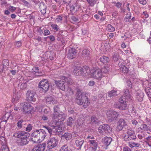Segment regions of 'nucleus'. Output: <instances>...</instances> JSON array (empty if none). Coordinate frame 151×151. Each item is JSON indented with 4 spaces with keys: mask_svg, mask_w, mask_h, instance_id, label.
<instances>
[{
    "mask_svg": "<svg viewBox=\"0 0 151 151\" xmlns=\"http://www.w3.org/2000/svg\"><path fill=\"white\" fill-rule=\"evenodd\" d=\"M65 114H56L55 113L52 115V122L51 127H54L56 128V132H60L61 131L60 128V125L63 124V122L64 120Z\"/></svg>",
    "mask_w": 151,
    "mask_h": 151,
    "instance_id": "f257e3e1",
    "label": "nucleus"
},
{
    "mask_svg": "<svg viewBox=\"0 0 151 151\" xmlns=\"http://www.w3.org/2000/svg\"><path fill=\"white\" fill-rule=\"evenodd\" d=\"M29 136V133L20 131L15 132L13 134V137L18 138L17 143L21 146L25 145L28 143V141L27 138Z\"/></svg>",
    "mask_w": 151,
    "mask_h": 151,
    "instance_id": "f03ea898",
    "label": "nucleus"
},
{
    "mask_svg": "<svg viewBox=\"0 0 151 151\" xmlns=\"http://www.w3.org/2000/svg\"><path fill=\"white\" fill-rule=\"evenodd\" d=\"M46 135V132L45 130L40 129L32 133L31 135V139L34 143H38L39 141L43 140Z\"/></svg>",
    "mask_w": 151,
    "mask_h": 151,
    "instance_id": "7ed1b4c3",
    "label": "nucleus"
},
{
    "mask_svg": "<svg viewBox=\"0 0 151 151\" xmlns=\"http://www.w3.org/2000/svg\"><path fill=\"white\" fill-rule=\"evenodd\" d=\"M61 80L55 81V83L56 86L60 89L63 91H65V86L64 83L70 85L72 84L73 81L69 78H67L65 76L61 77Z\"/></svg>",
    "mask_w": 151,
    "mask_h": 151,
    "instance_id": "20e7f679",
    "label": "nucleus"
},
{
    "mask_svg": "<svg viewBox=\"0 0 151 151\" xmlns=\"http://www.w3.org/2000/svg\"><path fill=\"white\" fill-rule=\"evenodd\" d=\"M87 94V92L83 93L82 96H79L78 98L76 99V102L80 105H83L84 108H87L90 103L88 97L86 96Z\"/></svg>",
    "mask_w": 151,
    "mask_h": 151,
    "instance_id": "39448f33",
    "label": "nucleus"
},
{
    "mask_svg": "<svg viewBox=\"0 0 151 151\" xmlns=\"http://www.w3.org/2000/svg\"><path fill=\"white\" fill-rule=\"evenodd\" d=\"M124 94L119 99V102H123V100L126 101H129L132 99V93L129 90L124 89Z\"/></svg>",
    "mask_w": 151,
    "mask_h": 151,
    "instance_id": "423d86ee",
    "label": "nucleus"
},
{
    "mask_svg": "<svg viewBox=\"0 0 151 151\" xmlns=\"http://www.w3.org/2000/svg\"><path fill=\"white\" fill-rule=\"evenodd\" d=\"M38 87L45 93L49 88V83L46 79L42 80L39 83Z\"/></svg>",
    "mask_w": 151,
    "mask_h": 151,
    "instance_id": "0eeeda50",
    "label": "nucleus"
},
{
    "mask_svg": "<svg viewBox=\"0 0 151 151\" xmlns=\"http://www.w3.org/2000/svg\"><path fill=\"white\" fill-rule=\"evenodd\" d=\"M127 135H124L123 139L125 141L134 140L136 139V137L135 134V132L132 129H128L127 132Z\"/></svg>",
    "mask_w": 151,
    "mask_h": 151,
    "instance_id": "6e6552de",
    "label": "nucleus"
},
{
    "mask_svg": "<svg viewBox=\"0 0 151 151\" xmlns=\"http://www.w3.org/2000/svg\"><path fill=\"white\" fill-rule=\"evenodd\" d=\"M111 129L109 126L107 124L101 125L98 129L99 132L103 135H105L111 131Z\"/></svg>",
    "mask_w": 151,
    "mask_h": 151,
    "instance_id": "1a4fd4ad",
    "label": "nucleus"
},
{
    "mask_svg": "<svg viewBox=\"0 0 151 151\" xmlns=\"http://www.w3.org/2000/svg\"><path fill=\"white\" fill-rule=\"evenodd\" d=\"M119 115L118 112L114 111H109L106 113L107 118L111 122L116 120Z\"/></svg>",
    "mask_w": 151,
    "mask_h": 151,
    "instance_id": "9d476101",
    "label": "nucleus"
},
{
    "mask_svg": "<svg viewBox=\"0 0 151 151\" xmlns=\"http://www.w3.org/2000/svg\"><path fill=\"white\" fill-rule=\"evenodd\" d=\"M68 35V32L66 30H60L57 35V40L61 41L63 45L65 43V41L64 37Z\"/></svg>",
    "mask_w": 151,
    "mask_h": 151,
    "instance_id": "9b49d317",
    "label": "nucleus"
},
{
    "mask_svg": "<svg viewBox=\"0 0 151 151\" xmlns=\"http://www.w3.org/2000/svg\"><path fill=\"white\" fill-rule=\"evenodd\" d=\"M58 144V140L57 138L52 137L50 138L48 141L47 144L49 149H52L56 147Z\"/></svg>",
    "mask_w": 151,
    "mask_h": 151,
    "instance_id": "f8f14e48",
    "label": "nucleus"
},
{
    "mask_svg": "<svg viewBox=\"0 0 151 151\" xmlns=\"http://www.w3.org/2000/svg\"><path fill=\"white\" fill-rule=\"evenodd\" d=\"M91 75L92 78L99 79L102 76L101 70L100 69H96L91 73Z\"/></svg>",
    "mask_w": 151,
    "mask_h": 151,
    "instance_id": "ddd939ff",
    "label": "nucleus"
},
{
    "mask_svg": "<svg viewBox=\"0 0 151 151\" xmlns=\"http://www.w3.org/2000/svg\"><path fill=\"white\" fill-rule=\"evenodd\" d=\"M27 99L31 101L35 102L36 100V93L33 91H28L27 93Z\"/></svg>",
    "mask_w": 151,
    "mask_h": 151,
    "instance_id": "4468645a",
    "label": "nucleus"
},
{
    "mask_svg": "<svg viewBox=\"0 0 151 151\" xmlns=\"http://www.w3.org/2000/svg\"><path fill=\"white\" fill-rule=\"evenodd\" d=\"M22 111L24 114H29L32 109V107L29 103L24 102L23 105Z\"/></svg>",
    "mask_w": 151,
    "mask_h": 151,
    "instance_id": "2eb2a0df",
    "label": "nucleus"
},
{
    "mask_svg": "<svg viewBox=\"0 0 151 151\" xmlns=\"http://www.w3.org/2000/svg\"><path fill=\"white\" fill-rule=\"evenodd\" d=\"M117 129L119 131H121L127 125V124L125 120L121 118L117 122Z\"/></svg>",
    "mask_w": 151,
    "mask_h": 151,
    "instance_id": "dca6fc26",
    "label": "nucleus"
},
{
    "mask_svg": "<svg viewBox=\"0 0 151 151\" xmlns=\"http://www.w3.org/2000/svg\"><path fill=\"white\" fill-rule=\"evenodd\" d=\"M112 140V138L108 137H104L102 139V142L104 147L105 150L108 149V146L110 144Z\"/></svg>",
    "mask_w": 151,
    "mask_h": 151,
    "instance_id": "f3484780",
    "label": "nucleus"
},
{
    "mask_svg": "<svg viewBox=\"0 0 151 151\" xmlns=\"http://www.w3.org/2000/svg\"><path fill=\"white\" fill-rule=\"evenodd\" d=\"M90 146L92 149V151H96L98 147V144L96 140H95L89 139L88 141Z\"/></svg>",
    "mask_w": 151,
    "mask_h": 151,
    "instance_id": "a211bd4d",
    "label": "nucleus"
},
{
    "mask_svg": "<svg viewBox=\"0 0 151 151\" xmlns=\"http://www.w3.org/2000/svg\"><path fill=\"white\" fill-rule=\"evenodd\" d=\"M46 147L45 143H43L42 144H38L35 146L32 149V151H44Z\"/></svg>",
    "mask_w": 151,
    "mask_h": 151,
    "instance_id": "6ab92c4d",
    "label": "nucleus"
},
{
    "mask_svg": "<svg viewBox=\"0 0 151 151\" xmlns=\"http://www.w3.org/2000/svg\"><path fill=\"white\" fill-rule=\"evenodd\" d=\"M77 51L74 48H70L69 50L68 53V56L69 58L73 59L76 56Z\"/></svg>",
    "mask_w": 151,
    "mask_h": 151,
    "instance_id": "aec40b11",
    "label": "nucleus"
},
{
    "mask_svg": "<svg viewBox=\"0 0 151 151\" xmlns=\"http://www.w3.org/2000/svg\"><path fill=\"white\" fill-rule=\"evenodd\" d=\"M70 10L73 14L77 12L79 8V6L76 3H74L70 6Z\"/></svg>",
    "mask_w": 151,
    "mask_h": 151,
    "instance_id": "412c9836",
    "label": "nucleus"
},
{
    "mask_svg": "<svg viewBox=\"0 0 151 151\" xmlns=\"http://www.w3.org/2000/svg\"><path fill=\"white\" fill-rule=\"evenodd\" d=\"M83 68L80 67H78L75 68L74 70V73L76 76L82 75V72Z\"/></svg>",
    "mask_w": 151,
    "mask_h": 151,
    "instance_id": "4be33fe9",
    "label": "nucleus"
},
{
    "mask_svg": "<svg viewBox=\"0 0 151 151\" xmlns=\"http://www.w3.org/2000/svg\"><path fill=\"white\" fill-rule=\"evenodd\" d=\"M90 53V52L88 50L84 49L82 51L81 56L82 57L84 58L85 59H89Z\"/></svg>",
    "mask_w": 151,
    "mask_h": 151,
    "instance_id": "5701e85b",
    "label": "nucleus"
},
{
    "mask_svg": "<svg viewBox=\"0 0 151 151\" xmlns=\"http://www.w3.org/2000/svg\"><path fill=\"white\" fill-rule=\"evenodd\" d=\"M123 102H119L120 104L119 106V109L120 110H125L128 109V107L127 104V101L123 100Z\"/></svg>",
    "mask_w": 151,
    "mask_h": 151,
    "instance_id": "b1692460",
    "label": "nucleus"
},
{
    "mask_svg": "<svg viewBox=\"0 0 151 151\" xmlns=\"http://www.w3.org/2000/svg\"><path fill=\"white\" fill-rule=\"evenodd\" d=\"M46 102L49 104H56L57 101L52 96H49L46 99Z\"/></svg>",
    "mask_w": 151,
    "mask_h": 151,
    "instance_id": "393cba45",
    "label": "nucleus"
},
{
    "mask_svg": "<svg viewBox=\"0 0 151 151\" xmlns=\"http://www.w3.org/2000/svg\"><path fill=\"white\" fill-rule=\"evenodd\" d=\"M99 120L95 116H93L91 118L90 123L92 125H98L99 124Z\"/></svg>",
    "mask_w": 151,
    "mask_h": 151,
    "instance_id": "a878e982",
    "label": "nucleus"
},
{
    "mask_svg": "<svg viewBox=\"0 0 151 151\" xmlns=\"http://www.w3.org/2000/svg\"><path fill=\"white\" fill-rule=\"evenodd\" d=\"M39 9L42 14H45L46 13V6L43 2H41L40 4Z\"/></svg>",
    "mask_w": 151,
    "mask_h": 151,
    "instance_id": "bb28decb",
    "label": "nucleus"
},
{
    "mask_svg": "<svg viewBox=\"0 0 151 151\" xmlns=\"http://www.w3.org/2000/svg\"><path fill=\"white\" fill-rule=\"evenodd\" d=\"M84 142V140L82 139H80L79 140H75V144L77 147H78V149L81 150V147L83 145V143Z\"/></svg>",
    "mask_w": 151,
    "mask_h": 151,
    "instance_id": "cd10ccee",
    "label": "nucleus"
},
{
    "mask_svg": "<svg viewBox=\"0 0 151 151\" xmlns=\"http://www.w3.org/2000/svg\"><path fill=\"white\" fill-rule=\"evenodd\" d=\"M100 60L101 62L105 64H107L109 61V58L105 56L101 57L100 59Z\"/></svg>",
    "mask_w": 151,
    "mask_h": 151,
    "instance_id": "c85d7f7f",
    "label": "nucleus"
},
{
    "mask_svg": "<svg viewBox=\"0 0 151 151\" xmlns=\"http://www.w3.org/2000/svg\"><path fill=\"white\" fill-rule=\"evenodd\" d=\"M136 98L138 101H142L143 100L144 94L142 92L137 93L136 94Z\"/></svg>",
    "mask_w": 151,
    "mask_h": 151,
    "instance_id": "c756f323",
    "label": "nucleus"
},
{
    "mask_svg": "<svg viewBox=\"0 0 151 151\" xmlns=\"http://www.w3.org/2000/svg\"><path fill=\"white\" fill-rule=\"evenodd\" d=\"M62 138L63 139H65L66 140H68L71 138L72 135L71 133L68 132L65 133L61 136Z\"/></svg>",
    "mask_w": 151,
    "mask_h": 151,
    "instance_id": "7c9ffc66",
    "label": "nucleus"
},
{
    "mask_svg": "<svg viewBox=\"0 0 151 151\" xmlns=\"http://www.w3.org/2000/svg\"><path fill=\"white\" fill-rule=\"evenodd\" d=\"M117 91L116 89H113L111 91L108 92V96L109 97H111L117 95Z\"/></svg>",
    "mask_w": 151,
    "mask_h": 151,
    "instance_id": "2f4dec72",
    "label": "nucleus"
},
{
    "mask_svg": "<svg viewBox=\"0 0 151 151\" xmlns=\"http://www.w3.org/2000/svg\"><path fill=\"white\" fill-rule=\"evenodd\" d=\"M82 75L83 76H87L90 73V70L88 68H83Z\"/></svg>",
    "mask_w": 151,
    "mask_h": 151,
    "instance_id": "473e14b6",
    "label": "nucleus"
},
{
    "mask_svg": "<svg viewBox=\"0 0 151 151\" xmlns=\"http://www.w3.org/2000/svg\"><path fill=\"white\" fill-rule=\"evenodd\" d=\"M120 70L124 73H126L127 72L128 69L125 65L122 64L120 65Z\"/></svg>",
    "mask_w": 151,
    "mask_h": 151,
    "instance_id": "72a5a7b5",
    "label": "nucleus"
},
{
    "mask_svg": "<svg viewBox=\"0 0 151 151\" xmlns=\"http://www.w3.org/2000/svg\"><path fill=\"white\" fill-rule=\"evenodd\" d=\"M86 92H82L81 91L79 88H77V93H76V99H77L78 98V97L80 96H82L83 93H86Z\"/></svg>",
    "mask_w": 151,
    "mask_h": 151,
    "instance_id": "f704fd0d",
    "label": "nucleus"
},
{
    "mask_svg": "<svg viewBox=\"0 0 151 151\" xmlns=\"http://www.w3.org/2000/svg\"><path fill=\"white\" fill-rule=\"evenodd\" d=\"M52 123L50 124V127H49L48 126H44V127L48 131V132L50 134L52 132V129H55V130H54V131H55L56 132V130H55L56 128L54 127H51V125Z\"/></svg>",
    "mask_w": 151,
    "mask_h": 151,
    "instance_id": "c9c22d12",
    "label": "nucleus"
},
{
    "mask_svg": "<svg viewBox=\"0 0 151 151\" xmlns=\"http://www.w3.org/2000/svg\"><path fill=\"white\" fill-rule=\"evenodd\" d=\"M60 106L59 105H55L53 107L54 113L57 114L59 113V111H60Z\"/></svg>",
    "mask_w": 151,
    "mask_h": 151,
    "instance_id": "e433bc0d",
    "label": "nucleus"
},
{
    "mask_svg": "<svg viewBox=\"0 0 151 151\" xmlns=\"http://www.w3.org/2000/svg\"><path fill=\"white\" fill-rule=\"evenodd\" d=\"M128 145L131 148H133L134 147H139L140 145L139 143H136L134 142H131L128 143Z\"/></svg>",
    "mask_w": 151,
    "mask_h": 151,
    "instance_id": "4c0bfd02",
    "label": "nucleus"
},
{
    "mask_svg": "<svg viewBox=\"0 0 151 151\" xmlns=\"http://www.w3.org/2000/svg\"><path fill=\"white\" fill-rule=\"evenodd\" d=\"M106 29L109 32H112L115 30V29L110 24H109L106 27Z\"/></svg>",
    "mask_w": 151,
    "mask_h": 151,
    "instance_id": "58836bf2",
    "label": "nucleus"
},
{
    "mask_svg": "<svg viewBox=\"0 0 151 151\" xmlns=\"http://www.w3.org/2000/svg\"><path fill=\"white\" fill-rule=\"evenodd\" d=\"M145 91L148 97L151 98V88L149 87H147L145 89Z\"/></svg>",
    "mask_w": 151,
    "mask_h": 151,
    "instance_id": "ea45409f",
    "label": "nucleus"
},
{
    "mask_svg": "<svg viewBox=\"0 0 151 151\" xmlns=\"http://www.w3.org/2000/svg\"><path fill=\"white\" fill-rule=\"evenodd\" d=\"M113 56V60L115 61H117L119 59V54L117 52H114Z\"/></svg>",
    "mask_w": 151,
    "mask_h": 151,
    "instance_id": "a19ab883",
    "label": "nucleus"
},
{
    "mask_svg": "<svg viewBox=\"0 0 151 151\" xmlns=\"http://www.w3.org/2000/svg\"><path fill=\"white\" fill-rule=\"evenodd\" d=\"M53 30L58 31L60 30V27L57 24H52L51 26Z\"/></svg>",
    "mask_w": 151,
    "mask_h": 151,
    "instance_id": "79ce46f5",
    "label": "nucleus"
},
{
    "mask_svg": "<svg viewBox=\"0 0 151 151\" xmlns=\"http://www.w3.org/2000/svg\"><path fill=\"white\" fill-rule=\"evenodd\" d=\"M67 122L68 125L71 126L74 122L73 119L72 117H69L67 120Z\"/></svg>",
    "mask_w": 151,
    "mask_h": 151,
    "instance_id": "37998d69",
    "label": "nucleus"
},
{
    "mask_svg": "<svg viewBox=\"0 0 151 151\" xmlns=\"http://www.w3.org/2000/svg\"><path fill=\"white\" fill-rule=\"evenodd\" d=\"M110 70V68L107 66H104L101 69V72L102 71L104 73H106Z\"/></svg>",
    "mask_w": 151,
    "mask_h": 151,
    "instance_id": "c03bdc74",
    "label": "nucleus"
},
{
    "mask_svg": "<svg viewBox=\"0 0 151 151\" xmlns=\"http://www.w3.org/2000/svg\"><path fill=\"white\" fill-rule=\"evenodd\" d=\"M87 1L91 6H93L96 3V0H86Z\"/></svg>",
    "mask_w": 151,
    "mask_h": 151,
    "instance_id": "a18cd8bd",
    "label": "nucleus"
},
{
    "mask_svg": "<svg viewBox=\"0 0 151 151\" xmlns=\"http://www.w3.org/2000/svg\"><path fill=\"white\" fill-rule=\"evenodd\" d=\"M59 151H69L68 146L66 145H63L61 147Z\"/></svg>",
    "mask_w": 151,
    "mask_h": 151,
    "instance_id": "49530a36",
    "label": "nucleus"
},
{
    "mask_svg": "<svg viewBox=\"0 0 151 151\" xmlns=\"http://www.w3.org/2000/svg\"><path fill=\"white\" fill-rule=\"evenodd\" d=\"M27 88V85L26 83H22L20 86V88L21 90L26 89Z\"/></svg>",
    "mask_w": 151,
    "mask_h": 151,
    "instance_id": "de8ad7c7",
    "label": "nucleus"
},
{
    "mask_svg": "<svg viewBox=\"0 0 151 151\" xmlns=\"http://www.w3.org/2000/svg\"><path fill=\"white\" fill-rule=\"evenodd\" d=\"M71 2V0H63L62 5H66L67 6L69 5Z\"/></svg>",
    "mask_w": 151,
    "mask_h": 151,
    "instance_id": "09e8293b",
    "label": "nucleus"
},
{
    "mask_svg": "<svg viewBox=\"0 0 151 151\" xmlns=\"http://www.w3.org/2000/svg\"><path fill=\"white\" fill-rule=\"evenodd\" d=\"M9 148L7 146L3 145L1 147V151H9Z\"/></svg>",
    "mask_w": 151,
    "mask_h": 151,
    "instance_id": "8fccbe9b",
    "label": "nucleus"
},
{
    "mask_svg": "<svg viewBox=\"0 0 151 151\" xmlns=\"http://www.w3.org/2000/svg\"><path fill=\"white\" fill-rule=\"evenodd\" d=\"M23 122V121L21 119L18 121L17 123V125L18 127L19 128H22V123Z\"/></svg>",
    "mask_w": 151,
    "mask_h": 151,
    "instance_id": "3c124183",
    "label": "nucleus"
},
{
    "mask_svg": "<svg viewBox=\"0 0 151 151\" xmlns=\"http://www.w3.org/2000/svg\"><path fill=\"white\" fill-rule=\"evenodd\" d=\"M73 23H76L79 22L78 19L75 16H73L71 18Z\"/></svg>",
    "mask_w": 151,
    "mask_h": 151,
    "instance_id": "603ef678",
    "label": "nucleus"
},
{
    "mask_svg": "<svg viewBox=\"0 0 151 151\" xmlns=\"http://www.w3.org/2000/svg\"><path fill=\"white\" fill-rule=\"evenodd\" d=\"M142 130L143 131H148V128L146 124H142Z\"/></svg>",
    "mask_w": 151,
    "mask_h": 151,
    "instance_id": "864d4df0",
    "label": "nucleus"
},
{
    "mask_svg": "<svg viewBox=\"0 0 151 151\" xmlns=\"http://www.w3.org/2000/svg\"><path fill=\"white\" fill-rule=\"evenodd\" d=\"M147 141L146 142L147 145L151 147V137H148L147 138Z\"/></svg>",
    "mask_w": 151,
    "mask_h": 151,
    "instance_id": "5fc2aeb1",
    "label": "nucleus"
},
{
    "mask_svg": "<svg viewBox=\"0 0 151 151\" xmlns=\"http://www.w3.org/2000/svg\"><path fill=\"white\" fill-rule=\"evenodd\" d=\"M67 91L70 95H72L74 94L73 91L70 87H68Z\"/></svg>",
    "mask_w": 151,
    "mask_h": 151,
    "instance_id": "6e6d98bb",
    "label": "nucleus"
},
{
    "mask_svg": "<svg viewBox=\"0 0 151 151\" xmlns=\"http://www.w3.org/2000/svg\"><path fill=\"white\" fill-rule=\"evenodd\" d=\"M2 64L3 66L8 65L9 64L8 60L7 59L4 60L2 61Z\"/></svg>",
    "mask_w": 151,
    "mask_h": 151,
    "instance_id": "4d7b16f0",
    "label": "nucleus"
},
{
    "mask_svg": "<svg viewBox=\"0 0 151 151\" xmlns=\"http://www.w3.org/2000/svg\"><path fill=\"white\" fill-rule=\"evenodd\" d=\"M20 1L25 6H27L29 5V3L25 0H20Z\"/></svg>",
    "mask_w": 151,
    "mask_h": 151,
    "instance_id": "13d9d810",
    "label": "nucleus"
},
{
    "mask_svg": "<svg viewBox=\"0 0 151 151\" xmlns=\"http://www.w3.org/2000/svg\"><path fill=\"white\" fill-rule=\"evenodd\" d=\"M62 17L61 16L59 15L57 17L56 20L57 22H59L62 21Z\"/></svg>",
    "mask_w": 151,
    "mask_h": 151,
    "instance_id": "bf43d9fd",
    "label": "nucleus"
},
{
    "mask_svg": "<svg viewBox=\"0 0 151 151\" xmlns=\"http://www.w3.org/2000/svg\"><path fill=\"white\" fill-rule=\"evenodd\" d=\"M50 31L47 29H45L44 31V35L45 36L49 35L50 34Z\"/></svg>",
    "mask_w": 151,
    "mask_h": 151,
    "instance_id": "052dcab7",
    "label": "nucleus"
},
{
    "mask_svg": "<svg viewBox=\"0 0 151 151\" xmlns=\"http://www.w3.org/2000/svg\"><path fill=\"white\" fill-rule=\"evenodd\" d=\"M32 126L31 124H29L27 126L26 130V131L28 132H29L32 129Z\"/></svg>",
    "mask_w": 151,
    "mask_h": 151,
    "instance_id": "680f3d73",
    "label": "nucleus"
},
{
    "mask_svg": "<svg viewBox=\"0 0 151 151\" xmlns=\"http://www.w3.org/2000/svg\"><path fill=\"white\" fill-rule=\"evenodd\" d=\"M47 38H49L50 40L52 42L54 41L55 40V37L52 35L48 36Z\"/></svg>",
    "mask_w": 151,
    "mask_h": 151,
    "instance_id": "e2e57ef3",
    "label": "nucleus"
},
{
    "mask_svg": "<svg viewBox=\"0 0 151 151\" xmlns=\"http://www.w3.org/2000/svg\"><path fill=\"white\" fill-rule=\"evenodd\" d=\"M74 139L76 140H79L80 139H82V137L81 136H79L77 134H76L75 135L74 137Z\"/></svg>",
    "mask_w": 151,
    "mask_h": 151,
    "instance_id": "0e129e2a",
    "label": "nucleus"
},
{
    "mask_svg": "<svg viewBox=\"0 0 151 151\" xmlns=\"http://www.w3.org/2000/svg\"><path fill=\"white\" fill-rule=\"evenodd\" d=\"M16 9V7L11 6H9V10L12 12H14Z\"/></svg>",
    "mask_w": 151,
    "mask_h": 151,
    "instance_id": "69168bd1",
    "label": "nucleus"
},
{
    "mask_svg": "<svg viewBox=\"0 0 151 151\" xmlns=\"http://www.w3.org/2000/svg\"><path fill=\"white\" fill-rule=\"evenodd\" d=\"M116 5L115 6H116L118 8H121L122 5V3L120 2H118L117 3H115Z\"/></svg>",
    "mask_w": 151,
    "mask_h": 151,
    "instance_id": "338daca9",
    "label": "nucleus"
},
{
    "mask_svg": "<svg viewBox=\"0 0 151 151\" xmlns=\"http://www.w3.org/2000/svg\"><path fill=\"white\" fill-rule=\"evenodd\" d=\"M123 151H132L131 149L127 146L124 147L123 148Z\"/></svg>",
    "mask_w": 151,
    "mask_h": 151,
    "instance_id": "774afa93",
    "label": "nucleus"
}]
</instances>
